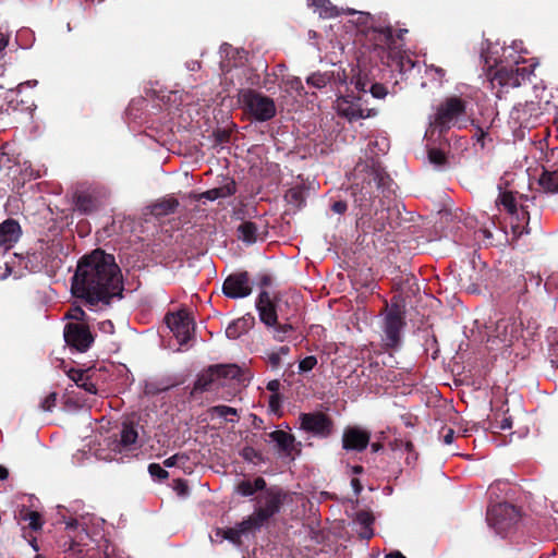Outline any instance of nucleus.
<instances>
[{
    "label": "nucleus",
    "mask_w": 558,
    "mask_h": 558,
    "mask_svg": "<svg viewBox=\"0 0 558 558\" xmlns=\"http://www.w3.org/2000/svg\"><path fill=\"white\" fill-rule=\"evenodd\" d=\"M122 280L114 257L95 250L83 257L72 279L74 296L84 299L89 305L109 303L110 298L120 295Z\"/></svg>",
    "instance_id": "1"
},
{
    "label": "nucleus",
    "mask_w": 558,
    "mask_h": 558,
    "mask_svg": "<svg viewBox=\"0 0 558 558\" xmlns=\"http://www.w3.org/2000/svg\"><path fill=\"white\" fill-rule=\"evenodd\" d=\"M239 102L245 112L258 122L271 120L277 112L272 98L251 88L239 92Z\"/></svg>",
    "instance_id": "2"
},
{
    "label": "nucleus",
    "mask_w": 558,
    "mask_h": 558,
    "mask_svg": "<svg viewBox=\"0 0 558 558\" xmlns=\"http://www.w3.org/2000/svg\"><path fill=\"white\" fill-rule=\"evenodd\" d=\"M283 499V492L277 487H271L259 496L254 513L248 517L255 529L262 527L270 518L279 512Z\"/></svg>",
    "instance_id": "3"
},
{
    "label": "nucleus",
    "mask_w": 558,
    "mask_h": 558,
    "mask_svg": "<svg viewBox=\"0 0 558 558\" xmlns=\"http://www.w3.org/2000/svg\"><path fill=\"white\" fill-rule=\"evenodd\" d=\"M507 64L501 65L495 73L492 83L502 87H518L533 73L534 64L529 66H520L526 62L525 59L512 58V61H506Z\"/></svg>",
    "instance_id": "4"
},
{
    "label": "nucleus",
    "mask_w": 558,
    "mask_h": 558,
    "mask_svg": "<svg viewBox=\"0 0 558 558\" xmlns=\"http://www.w3.org/2000/svg\"><path fill=\"white\" fill-rule=\"evenodd\" d=\"M519 510L511 504L498 502L489 507L487 521L497 532L502 533L518 522Z\"/></svg>",
    "instance_id": "5"
},
{
    "label": "nucleus",
    "mask_w": 558,
    "mask_h": 558,
    "mask_svg": "<svg viewBox=\"0 0 558 558\" xmlns=\"http://www.w3.org/2000/svg\"><path fill=\"white\" fill-rule=\"evenodd\" d=\"M465 111V104L458 97L447 98L437 109L434 125L440 131L447 130L454 124L457 119Z\"/></svg>",
    "instance_id": "6"
},
{
    "label": "nucleus",
    "mask_w": 558,
    "mask_h": 558,
    "mask_svg": "<svg viewBox=\"0 0 558 558\" xmlns=\"http://www.w3.org/2000/svg\"><path fill=\"white\" fill-rule=\"evenodd\" d=\"M166 323L181 345L187 343L192 338L194 322L187 312L179 311L168 314L166 316Z\"/></svg>",
    "instance_id": "7"
},
{
    "label": "nucleus",
    "mask_w": 558,
    "mask_h": 558,
    "mask_svg": "<svg viewBox=\"0 0 558 558\" xmlns=\"http://www.w3.org/2000/svg\"><path fill=\"white\" fill-rule=\"evenodd\" d=\"M336 109L339 116L348 119L350 122L375 117L377 114L375 109L364 108L361 98L351 99L347 96L338 97L336 100Z\"/></svg>",
    "instance_id": "8"
},
{
    "label": "nucleus",
    "mask_w": 558,
    "mask_h": 558,
    "mask_svg": "<svg viewBox=\"0 0 558 558\" xmlns=\"http://www.w3.org/2000/svg\"><path fill=\"white\" fill-rule=\"evenodd\" d=\"M64 340L71 348L78 352H85L92 345L94 338L87 326L70 323L64 328Z\"/></svg>",
    "instance_id": "9"
},
{
    "label": "nucleus",
    "mask_w": 558,
    "mask_h": 558,
    "mask_svg": "<svg viewBox=\"0 0 558 558\" xmlns=\"http://www.w3.org/2000/svg\"><path fill=\"white\" fill-rule=\"evenodd\" d=\"M222 292L230 299H243L252 293V284L246 271L228 276L222 286Z\"/></svg>",
    "instance_id": "10"
},
{
    "label": "nucleus",
    "mask_w": 558,
    "mask_h": 558,
    "mask_svg": "<svg viewBox=\"0 0 558 558\" xmlns=\"http://www.w3.org/2000/svg\"><path fill=\"white\" fill-rule=\"evenodd\" d=\"M300 421L302 429L316 436L327 437L332 432V422L324 413H302Z\"/></svg>",
    "instance_id": "11"
},
{
    "label": "nucleus",
    "mask_w": 558,
    "mask_h": 558,
    "mask_svg": "<svg viewBox=\"0 0 558 558\" xmlns=\"http://www.w3.org/2000/svg\"><path fill=\"white\" fill-rule=\"evenodd\" d=\"M403 327V318L398 310H390L385 318V338L387 347L393 348L400 341V332Z\"/></svg>",
    "instance_id": "12"
},
{
    "label": "nucleus",
    "mask_w": 558,
    "mask_h": 558,
    "mask_svg": "<svg viewBox=\"0 0 558 558\" xmlns=\"http://www.w3.org/2000/svg\"><path fill=\"white\" fill-rule=\"evenodd\" d=\"M371 435L367 430L359 427H348L342 437V446L345 450H364L369 442Z\"/></svg>",
    "instance_id": "13"
},
{
    "label": "nucleus",
    "mask_w": 558,
    "mask_h": 558,
    "mask_svg": "<svg viewBox=\"0 0 558 558\" xmlns=\"http://www.w3.org/2000/svg\"><path fill=\"white\" fill-rule=\"evenodd\" d=\"M252 530L256 529L247 518L242 522L238 523L234 527L217 529L215 531V535L219 542L227 539L234 545H240L242 535L246 534Z\"/></svg>",
    "instance_id": "14"
},
{
    "label": "nucleus",
    "mask_w": 558,
    "mask_h": 558,
    "mask_svg": "<svg viewBox=\"0 0 558 558\" xmlns=\"http://www.w3.org/2000/svg\"><path fill=\"white\" fill-rule=\"evenodd\" d=\"M256 308L259 314L260 320L267 326H275L277 324V313L272 304L269 293L262 291L256 302Z\"/></svg>",
    "instance_id": "15"
},
{
    "label": "nucleus",
    "mask_w": 558,
    "mask_h": 558,
    "mask_svg": "<svg viewBox=\"0 0 558 558\" xmlns=\"http://www.w3.org/2000/svg\"><path fill=\"white\" fill-rule=\"evenodd\" d=\"M21 236V227L17 221L7 219L0 223V246L11 247Z\"/></svg>",
    "instance_id": "16"
},
{
    "label": "nucleus",
    "mask_w": 558,
    "mask_h": 558,
    "mask_svg": "<svg viewBox=\"0 0 558 558\" xmlns=\"http://www.w3.org/2000/svg\"><path fill=\"white\" fill-rule=\"evenodd\" d=\"M238 239L246 244H253L263 239L260 227L253 221H243L236 228Z\"/></svg>",
    "instance_id": "17"
},
{
    "label": "nucleus",
    "mask_w": 558,
    "mask_h": 558,
    "mask_svg": "<svg viewBox=\"0 0 558 558\" xmlns=\"http://www.w3.org/2000/svg\"><path fill=\"white\" fill-rule=\"evenodd\" d=\"M517 326L511 318H501L496 323L493 336L504 343H511L515 338Z\"/></svg>",
    "instance_id": "18"
},
{
    "label": "nucleus",
    "mask_w": 558,
    "mask_h": 558,
    "mask_svg": "<svg viewBox=\"0 0 558 558\" xmlns=\"http://www.w3.org/2000/svg\"><path fill=\"white\" fill-rule=\"evenodd\" d=\"M137 437V430L132 424H123L120 433V439L116 447L120 452L123 450H132L135 447Z\"/></svg>",
    "instance_id": "19"
},
{
    "label": "nucleus",
    "mask_w": 558,
    "mask_h": 558,
    "mask_svg": "<svg viewBox=\"0 0 558 558\" xmlns=\"http://www.w3.org/2000/svg\"><path fill=\"white\" fill-rule=\"evenodd\" d=\"M269 438L277 444L280 451L287 456H291L294 448V436L284 430H274L269 434Z\"/></svg>",
    "instance_id": "20"
},
{
    "label": "nucleus",
    "mask_w": 558,
    "mask_h": 558,
    "mask_svg": "<svg viewBox=\"0 0 558 558\" xmlns=\"http://www.w3.org/2000/svg\"><path fill=\"white\" fill-rule=\"evenodd\" d=\"M214 384H217L218 386L226 385V383L219 381L213 366H210L206 372L198 376L194 388L195 390L206 391L209 390Z\"/></svg>",
    "instance_id": "21"
},
{
    "label": "nucleus",
    "mask_w": 558,
    "mask_h": 558,
    "mask_svg": "<svg viewBox=\"0 0 558 558\" xmlns=\"http://www.w3.org/2000/svg\"><path fill=\"white\" fill-rule=\"evenodd\" d=\"M178 206L179 202L175 198H162L151 205L150 211L156 217H162L174 213Z\"/></svg>",
    "instance_id": "22"
},
{
    "label": "nucleus",
    "mask_w": 558,
    "mask_h": 558,
    "mask_svg": "<svg viewBox=\"0 0 558 558\" xmlns=\"http://www.w3.org/2000/svg\"><path fill=\"white\" fill-rule=\"evenodd\" d=\"M75 207L83 214H89L98 207V202L90 193L80 192L75 195Z\"/></svg>",
    "instance_id": "23"
},
{
    "label": "nucleus",
    "mask_w": 558,
    "mask_h": 558,
    "mask_svg": "<svg viewBox=\"0 0 558 558\" xmlns=\"http://www.w3.org/2000/svg\"><path fill=\"white\" fill-rule=\"evenodd\" d=\"M68 376L81 388L89 393H96L97 389L94 383L88 378L86 371L71 368Z\"/></svg>",
    "instance_id": "24"
},
{
    "label": "nucleus",
    "mask_w": 558,
    "mask_h": 558,
    "mask_svg": "<svg viewBox=\"0 0 558 558\" xmlns=\"http://www.w3.org/2000/svg\"><path fill=\"white\" fill-rule=\"evenodd\" d=\"M355 522L361 526L360 536L368 539L373 536L372 524L374 517L367 511H360L356 513Z\"/></svg>",
    "instance_id": "25"
},
{
    "label": "nucleus",
    "mask_w": 558,
    "mask_h": 558,
    "mask_svg": "<svg viewBox=\"0 0 558 558\" xmlns=\"http://www.w3.org/2000/svg\"><path fill=\"white\" fill-rule=\"evenodd\" d=\"M498 190H499V195L496 201V204L498 206L502 205L505 207V209H507V211L511 215L518 214L515 198H514L512 192H508V191L504 190L501 184L498 185Z\"/></svg>",
    "instance_id": "26"
},
{
    "label": "nucleus",
    "mask_w": 558,
    "mask_h": 558,
    "mask_svg": "<svg viewBox=\"0 0 558 558\" xmlns=\"http://www.w3.org/2000/svg\"><path fill=\"white\" fill-rule=\"evenodd\" d=\"M266 487V482L263 477L255 478L254 482L251 481H242L236 490L242 496H252L257 490H263Z\"/></svg>",
    "instance_id": "27"
},
{
    "label": "nucleus",
    "mask_w": 558,
    "mask_h": 558,
    "mask_svg": "<svg viewBox=\"0 0 558 558\" xmlns=\"http://www.w3.org/2000/svg\"><path fill=\"white\" fill-rule=\"evenodd\" d=\"M213 368H214L219 381H223V383L226 379H238L241 375L240 367L234 364L215 365V366H213Z\"/></svg>",
    "instance_id": "28"
},
{
    "label": "nucleus",
    "mask_w": 558,
    "mask_h": 558,
    "mask_svg": "<svg viewBox=\"0 0 558 558\" xmlns=\"http://www.w3.org/2000/svg\"><path fill=\"white\" fill-rule=\"evenodd\" d=\"M539 185L544 191L549 193L558 192V170L544 171L538 180Z\"/></svg>",
    "instance_id": "29"
},
{
    "label": "nucleus",
    "mask_w": 558,
    "mask_h": 558,
    "mask_svg": "<svg viewBox=\"0 0 558 558\" xmlns=\"http://www.w3.org/2000/svg\"><path fill=\"white\" fill-rule=\"evenodd\" d=\"M332 73L326 72H314L306 77V84L311 87L322 89L327 85L331 84Z\"/></svg>",
    "instance_id": "30"
},
{
    "label": "nucleus",
    "mask_w": 558,
    "mask_h": 558,
    "mask_svg": "<svg viewBox=\"0 0 558 558\" xmlns=\"http://www.w3.org/2000/svg\"><path fill=\"white\" fill-rule=\"evenodd\" d=\"M245 331V319L233 320L226 328V335L229 339H238Z\"/></svg>",
    "instance_id": "31"
},
{
    "label": "nucleus",
    "mask_w": 558,
    "mask_h": 558,
    "mask_svg": "<svg viewBox=\"0 0 558 558\" xmlns=\"http://www.w3.org/2000/svg\"><path fill=\"white\" fill-rule=\"evenodd\" d=\"M513 53H526V50L523 49L522 43L514 41L511 47L504 49V57L506 61H512V58H521V56L515 57Z\"/></svg>",
    "instance_id": "32"
},
{
    "label": "nucleus",
    "mask_w": 558,
    "mask_h": 558,
    "mask_svg": "<svg viewBox=\"0 0 558 558\" xmlns=\"http://www.w3.org/2000/svg\"><path fill=\"white\" fill-rule=\"evenodd\" d=\"M210 412L213 415H216L218 417L228 418L229 415L236 416L238 411L234 408L228 407V405H216L210 409Z\"/></svg>",
    "instance_id": "33"
},
{
    "label": "nucleus",
    "mask_w": 558,
    "mask_h": 558,
    "mask_svg": "<svg viewBox=\"0 0 558 558\" xmlns=\"http://www.w3.org/2000/svg\"><path fill=\"white\" fill-rule=\"evenodd\" d=\"M216 190L219 198L229 197L236 192L235 182L228 180L223 185L216 187Z\"/></svg>",
    "instance_id": "34"
},
{
    "label": "nucleus",
    "mask_w": 558,
    "mask_h": 558,
    "mask_svg": "<svg viewBox=\"0 0 558 558\" xmlns=\"http://www.w3.org/2000/svg\"><path fill=\"white\" fill-rule=\"evenodd\" d=\"M216 190L219 198L229 197L236 192L235 182L228 180L223 185L216 187Z\"/></svg>",
    "instance_id": "35"
},
{
    "label": "nucleus",
    "mask_w": 558,
    "mask_h": 558,
    "mask_svg": "<svg viewBox=\"0 0 558 558\" xmlns=\"http://www.w3.org/2000/svg\"><path fill=\"white\" fill-rule=\"evenodd\" d=\"M23 520L27 521L28 526L34 531L41 529L40 514L36 511H29V512L25 513V515L23 517Z\"/></svg>",
    "instance_id": "36"
},
{
    "label": "nucleus",
    "mask_w": 558,
    "mask_h": 558,
    "mask_svg": "<svg viewBox=\"0 0 558 558\" xmlns=\"http://www.w3.org/2000/svg\"><path fill=\"white\" fill-rule=\"evenodd\" d=\"M328 72L332 73L330 85H332L335 88L339 89L340 86L347 84V75L343 70L339 69V70H333V71H328Z\"/></svg>",
    "instance_id": "37"
},
{
    "label": "nucleus",
    "mask_w": 558,
    "mask_h": 558,
    "mask_svg": "<svg viewBox=\"0 0 558 558\" xmlns=\"http://www.w3.org/2000/svg\"><path fill=\"white\" fill-rule=\"evenodd\" d=\"M149 474L157 480H165L169 473L158 463H151L148 465Z\"/></svg>",
    "instance_id": "38"
},
{
    "label": "nucleus",
    "mask_w": 558,
    "mask_h": 558,
    "mask_svg": "<svg viewBox=\"0 0 558 558\" xmlns=\"http://www.w3.org/2000/svg\"><path fill=\"white\" fill-rule=\"evenodd\" d=\"M317 364V359L314 355H308L300 361L299 371L301 373H306L312 371Z\"/></svg>",
    "instance_id": "39"
},
{
    "label": "nucleus",
    "mask_w": 558,
    "mask_h": 558,
    "mask_svg": "<svg viewBox=\"0 0 558 558\" xmlns=\"http://www.w3.org/2000/svg\"><path fill=\"white\" fill-rule=\"evenodd\" d=\"M274 327H275L274 337L278 341H283L286 339L287 335L292 330L291 325H288V324L278 325V326L276 324Z\"/></svg>",
    "instance_id": "40"
},
{
    "label": "nucleus",
    "mask_w": 558,
    "mask_h": 558,
    "mask_svg": "<svg viewBox=\"0 0 558 558\" xmlns=\"http://www.w3.org/2000/svg\"><path fill=\"white\" fill-rule=\"evenodd\" d=\"M428 159L432 163L441 166L445 162L446 157L441 150L433 148L428 151Z\"/></svg>",
    "instance_id": "41"
},
{
    "label": "nucleus",
    "mask_w": 558,
    "mask_h": 558,
    "mask_svg": "<svg viewBox=\"0 0 558 558\" xmlns=\"http://www.w3.org/2000/svg\"><path fill=\"white\" fill-rule=\"evenodd\" d=\"M57 403V393L50 392L40 403V408L44 411H51Z\"/></svg>",
    "instance_id": "42"
},
{
    "label": "nucleus",
    "mask_w": 558,
    "mask_h": 558,
    "mask_svg": "<svg viewBox=\"0 0 558 558\" xmlns=\"http://www.w3.org/2000/svg\"><path fill=\"white\" fill-rule=\"evenodd\" d=\"M287 84L290 89L298 92L299 95L305 94L304 87H303V84H302V81L300 77L294 76V77L288 80Z\"/></svg>",
    "instance_id": "43"
},
{
    "label": "nucleus",
    "mask_w": 558,
    "mask_h": 558,
    "mask_svg": "<svg viewBox=\"0 0 558 558\" xmlns=\"http://www.w3.org/2000/svg\"><path fill=\"white\" fill-rule=\"evenodd\" d=\"M371 93L375 98H384L387 95V89L384 85L375 83L371 86Z\"/></svg>",
    "instance_id": "44"
},
{
    "label": "nucleus",
    "mask_w": 558,
    "mask_h": 558,
    "mask_svg": "<svg viewBox=\"0 0 558 558\" xmlns=\"http://www.w3.org/2000/svg\"><path fill=\"white\" fill-rule=\"evenodd\" d=\"M66 317L71 318V319H75V320H84L85 319V312L76 306V307H73L69 311Z\"/></svg>",
    "instance_id": "45"
},
{
    "label": "nucleus",
    "mask_w": 558,
    "mask_h": 558,
    "mask_svg": "<svg viewBox=\"0 0 558 558\" xmlns=\"http://www.w3.org/2000/svg\"><path fill=\"white\" fill-rule=\"evenodd\" d=\"M187 458L184 456V454H173L169 458H167L165 461H163V465L166 468H172L174 465H177V463L182 460V461H185Z\"/></svg>",
    "instance_id": "46"
},
{
    "label": "nucleus",
    "mask_w": 558,
    "mask_h": 558,
    "mask_svg": "<svg viewBox=\"0 0 558 558\" xmlns=\"http://www.w3.org/2000/svg\"><path fill=\"white\" fill-rule=\"evenodd\" d=\"M105 558H129L124 557L120 550L113 546H107L105 549Z\"/></svg>",
    "instance_id": "47"
},
{
    "label": "nucleus",
    "mask_w": 558,
    "mask_h": 558,
    "mask_svg": "<svg viewBox=\"0 0 558 558\" xmlns=\"http://www.w3.org/2000/svg\"><path fill=\"white\" fill-rule=\"evenodd\" d=\"M173 489H174L179 495L184 496V495H186L189 487H187V485H186L185 481H183V480H178V481H175V482H174V484H173Z\"/></svg>",
    "instance_id": "48"
},
{
    "label": "nucleus",
    "mask_w": 558,
    "mask_h": 558,
    "mask_svg": "<svg viewBox=\"0 0 558 558\" xmlns=\"http://www.w3.org/2000/svg\"><path fill=\"white\" fill-rule=\"evenodd\" d=\"M348 205L343 201L335 202L331 206L333 213L342 215L347 211Z\"/></svg>",
    "instance_id": "49"
},
{
    "label": "nucleus",
    "mask_w": 558,
    "mask_h": 558,
    "mask_svg": "<svg viewBox=\"0 0 558 558\" xmlns=\"http://www.w3.org/2000/svg\"><path fill=\"white\" fill-rule=\"evenodd\" d=\"M99 329L105 333H112L114 326L111 320H104L98 325Z\"/></svg>",
    "instance_id": "50"
},
{
    "label": "nucleus",
    "mask_w": 558,
    "mask_h": 558,
    "mask_svg": "<svg viewBox=\"0 0 558 558\" xmlns=\"http://www.w3.org/2000/svg\"><path fill=\"white\" fill-rule=\"evenodd\" d=\"M202 197H204V198H206L208 201H216V199L219 198L216 187L204 192L202 194Z\"/></svg>",
    "instance_id": "51"
},
{
    "label": "nucleus",
    "mask_w": 558,
    "mask_h": 558,
    "mask_svg": "<svg viewBox=\"0 0 558 558\" xmlns=\"http://www.w3.org/2000/svg\"><path fill=\"white\" fill-rule=\"evenodd\" d=\"M242 456L246 460H252L254 457H257L258 454L253 448L246 447L243 449Z\"/></svg>",
    "instance_id": "52"
},
{
    "label": "nucleus",
    "mask_w": 558,
    "mask_h": 558,
    "mask_svg": "<svg viewBox=\"0 0 558 558\" xmlns=\"http://www.w3.org/2000/svg\"><path fill=\"white\" fill-rule=\"evenodd\" d=\"M281 356L277 352H272L268 356V361L271 364V366L277 367L280 364Z\"/></svg>",
    "instance_id": "53"
},
{
    "label": "nucleus",
    "mask_w": 558,
    "mask_h": 558,
    "mask_svg": "<svg viewBox=\"0 0 558 558\" xmlns=\"http://www.w3.org/2000/svg\"><path fill=\"white\" fill-rule=\"evenodd\" d=\"M454 432L451 428H447L446 433L444 434V442L446 445H450L453 441Z\"/></svg>",
    "instance_id": "54"
},
{
    "label": "nucleus",
    "mask_w": 558,
    "mask_h": 558,
    "mask_svg": "<svg viewBox=\"0 0 558 558\" xmlns=\"http://www.w3.org/2000/svg\"><path fill=\"white\" fill-rule=\"evenodd\" d=\"M280 388V381L278 379L270 380L267 384V389L274 393H277Z\"/></svg>",
    "instance_id": "55"
},
{
    "label": "nucleus",
    "mask_w": 558,
    "mask_h": 558,
    "mask_svg": "<svg viewBox=\"0 0 558 558\" xmlns=\"http://www.w3.org/2000/svg\"><path fill=\"white\" fill-rule=\"evenodd\" d=\"M279 402H280V397L278 393H274L270 396L269 404H270L271 409H276L279 405Z\"/></svg>",
    "instance_id": "56"
},
{
    "label": "nucleus",
    "mask_w": 558,
    "mask_h": 558,
    "mask_svg": "<svg viewBox=\"0 0 558 558\" xmlns=\"http://www.w3.org/2000/svg\"><path fill=\"white\" fill-rule=\"evenodd\" d=\"M351 485H352V488H353L355 495H359L362 492L363 487L357 478H352Z\"/></svg>",
    "instance_id": "57"
},
{
    "label": "nucleus",
    "mask_w": 558,
    "mask_h": 558,
    "mask_svg": "<svg viewBox=\"0 0 558 558\" xmlns=\"http://www.w3.org/2000/svg\"><path fill=\"white\" fill-rule=\"evenodd\" d=\"M8 44H9L8 37L3 34H0V54L7 48Z\"/></svg>",
    "instance_id": "58"
},
{
    "label": "nucleus",
    "mask_w": 558,
    "mask_h": 558,
    "mask_svg": "<svg viewBox=\"0 0 558 558\" xmlns=\"http://www.w3.org/2000/svg\"><path fill=\"white\" fill-rule=\"evenodd\" d=\"M186 68L190 71H198L201 69V63L198 61H190L186 63Z\"/></svg>",
    "instance_id": "59"
},
{
    "label": "nucleus",
    "mask_w": 558,
    "mask_h": 558,
    "mask_svg": "<svg viewBox=\"0 0 558 558\" xmlns=\"http://www.w3.org/2000/svg\"><path fill=\"white\" fill-rule=\"evenodd\" d=\"M512 426V422L510 418L506 417L500 423V429H509Z\"/></svg>",
    "instance_id": "60"
},
{
    "label": "nucleus",
    "mask_w": 558,
    "mask_h": 558,
    "mask_svg": "<svg viewBox=\"0 0 558 558\" xmlns=\"http://www.w3.org/2000/svg\"><path fill=\"white\" fill-rule=\"evenodd\" d=\"M428 70L434 71L440 78L445 76V70L435 65H430Z\"/></svg>",
    "instance_id": "61"
},
{
    "label": "nucleus",
    "mask_w": 558,
    "mask_h": 558,
    "mask_svg": "<svg viewBox=\"0 0 558 558\" xmlns=\"http://www.w3.org/2000/svg\"><path fill=\"white\" fill-rule=\"evenodd\" d=\"M381 34L385 36V38L387 40H390L392 37V32H391L390 27H386V28L381 29Z\"/></svg>",
    "instance_id": "62"
},
{
    "label": "nucleus",
    "mask_w": 558,
    "mask_h": 558,
    "mask_svg": "<svg viewBox=\"0 0 558 558\" xmlns=\"http://www.w3.org/2000/svg\"><path fill=\"white\" fill-rule=\"evenodd\" d=\"M277 353H279V355H288L290 353V347L288 345H282L279 348V350L277 351Z\"/></svg>",
    "instance_id": "63"
},
{
    "label": "nucleus",
    "mask_w": 558,
    "mask_h": 558,
    "mask_svg": "<svg viewBox=\"0 0 558 558\" xmlns=\"http://www.w3.org/2000/svg\"><path fill=\"white\" fill-rule=\"evenodd\" d=\"M385 558H405L400 551H393L388 555H386Z\"/></svg>",
    "instance_id": "64"
}]
</instances>
